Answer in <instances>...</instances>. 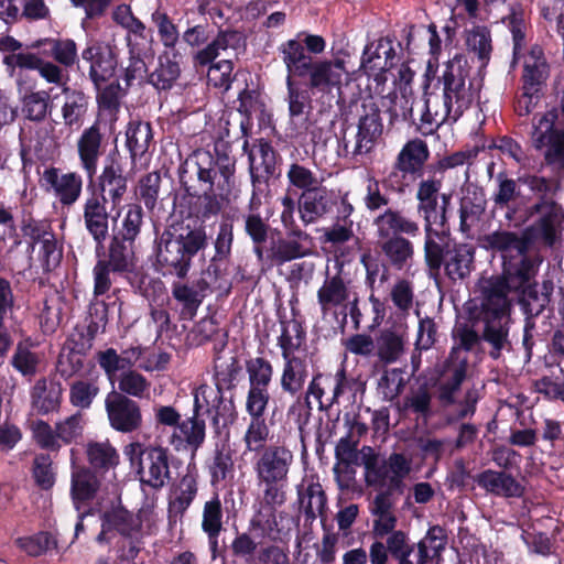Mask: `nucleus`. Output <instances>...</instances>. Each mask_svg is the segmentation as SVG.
<instances>
[{"label": "nucleus", "mask_w": 564, "mask_h": 564, "mask_svg": "<svg viewBox=\"0 0 564 564\" xmlns=\"http://www.w3.org/2000/svg\"><path fill=\"white\" fill-rule=\"evenodd\" d=\"M77 154L80 166L88 178H93L97 172L99 160L104 154V141L98 124L86 128L76 141Z\"/></svg>", "instance_id": "4468645a"}, {"label": "nucleus", "mask_w": 564, "mask_h": 564, "mask_svg": "<svg viewBox=\"0 0 564 564\" xmlns=\"http://www.w3.org/2000/svg\"><path fill=\"white\" fill-rule=\"evenodd\" d=\"M373 225L378 238L397 236L414 238L420 235V224L398 209L388 208L375 218Z\"/></svg>", "instance_id": "f3484780"}, {"label": "nucleus", "mask_w": 564, "mask_h": 564, "mask_svg": "<svg viewBox=\"0 0 564 564\" xmlns=\"http://www.w3.org/2000/svg\"><path fill=\"white\" fill-rule=\"evenodd\" d=\"M57 437L61 444H70L82 436L84 429V419L79 413L73 414L56 424Z\"/></svg>", "instance_id": "338daca9"}, {"label": "nucleus", "mask_w": 564, "mask_h": 564, "mask_svg": "<svg viewBox=\"0 0 564 564\" xmlns=\"http://www.w3.org/2000/svg\"><path fill=\"white\" fill-rule=\"evenodd\" d=\"M130 242L115 236L109 248V263L113 271H126L133 265V250Z\"/></svg>", "instance_id": "5fc2aeb1"}, {"label": "nucleus", "mask_w": 564, "mask_h": 564, "mask_svg": "<svg viewBox=\"0 0 564 564\" xmlns=\"http://www.w3.org/2000/svg\"><path fill=\"white\" fill-rule=\"evenodd\" d=\"M12 365L23 376H33L37 370L39 356L29 345L20 343L12 357Z\"/></svg>", "instance_id": "774afa93"}, {"label": "nucleus", "mask_w": 564, "mask_h": 564, "mask_svg": "<svg viewBox=\"0 0 564 564\" xmlns=\"http://www.w3.org/2000/svg\"><path fill=\"white\" fill-rule=\"evenodd\" d=\"M51 110V95L46 90L26 94L22 99V113L31 121H43Z\"/></svg>", "instance_id": "79ce46f5"}, {"label": "nucleus", "mask_w": 564, "mask_h": 564, "mask_svg": "<svg viewBox=\"0 0 564 564\" xmlns=\"http://www.w3.org/2000/svg\"><path fill=\"white\" fill-rule=\"evenodd\" d=\"M442 181L433 177L422 180L417 184L416 210L423 218L424 227H446L452 195L446 193L440 195Z\"/></svg>", "instance_id": "1a4fd4ad"}, {"label": "nucleus", "mask_w": 564, "mask_h": 564, "mask_svg": "<svg viewBox=\"0 0 564 564\" xmlns=\"http://www.w3.org/2000/svg\"><path fill=\"white\" fill-rule=\"evenodd\" d=\"M294 78H297L294 74L286 73L285 84L288 88V106L289 115L292 120L297 117H302L310 109V99L304 90H301L295 86Z\"/></svg>", "instance_id": "4d7b16f0"}, {"label": "nucleus", "mask_w": 564, "mask_h": 564, "mask_svg": "<svg viewBox=\"0 0 564 564\" xmlns=\"http://www.w3.org/2000/svg\"><path fill=\"white\" fill-rule=\"evenodd\" d=\"M307 378V365L304 358L284 359L281 376L283 391L295 394L300 392Z\"/></svg>", "instance_id": "4c0bfd02"}, {"label": "nucleus", "mask_w": 564, "mask_h": 564, "mask_svg": "<svg viewBox=\"0 0 564 564\" xmlns=\"http://www.w3.org/2000/svg\"><path fill=\"white\" fill-rule=\"evenodd\" d=\"M223 505L216 495L204 503L202 513V530L214 545L217 544V539L223 530Z\"/></svg>", "instance_id": "58836bf2"}, {"label": "nucleus", "mask_w": 564, "mask_h": 564, "mask_svg": "<svg viewBox=\"0 0 564 564\" xmlns=\"http://www.w3.org/2000/svg\"><path fill=\"white\" fill-rule=\"evenodd\" d=\"M381 239L384 240L381 245L384 256L397 269L404 268L413 258L414 247L408 238L397 236Z\"/></svg>", "instance_id": "e433bc0d"}, {"label": "nucleus", "mask_w": 564, "mask_h": 564, "mask_svg": "<svg viewBox=\"0 0 564 564\" xmlns=\"http://www.w3.org/2000/svg\"><path fill=\"white\" fill-rule=\"evenodd\" d=\"M484 247L499 252L502 258V275L491 278L482 284L481 314L485 324L482 338L492 346L491 357L498 358L500 350L508 345L511 301L510 291L522 290L523 295L543 307L552 292L551 282L543 283L541 294L534 286L524 289L536 275L542 263L540 256L527 254L531 240L525 230L520 236L508 230H495L482 238Z\"/></svg>", "instance_id": "f257e3e1"}, {"label": "nucleus", "mask_w": 564, "mask_h": 564, "mask_svg": "<svg viewBox=\"0 0 564 564\" xmlns=\"http://www.w3.org/2000/svg\"><path fill=\"white\" fill-rule=\"evenodd\" d=\"M286 73L306 79L307 87L322 94L340 93L350 80L345 56L316 58L305 52L299 40H288L279 46Z\"/></svg>", "instance_id": "7ed1b4c3"}, {"label": "nucleus", "mask_w": 564, "mask_h": 564, "mask_svg": "<svg viewBox=\"0 0 564 564\" xmlns=\"http://www.w3.org/2000/svg\"><path fill=\"white\" fill-rule=\"evenodd\" d=\"M159 517L153 507L143 506L137 513H132L121 505L112 507L101 516V531L96 541L100 544L109 543L117 535L139 544L147 535L158 532Z\"/></svg>", "instance_id": "20e7f679"}, {"label": "nucleus", "mask_w": 564, "mask_h": 564, "mask_svg": "<svg viewBox=\"0 0 564 564\" xmlns=\"http://www.w3.org/2000/svg\"><path fill=\"white\" fill-rule=\"evenodd\" d=\"M467 369V357L462 355L460 348H453L447 370L451 372V378L442 386L441 398L446 401H452L453 394L457 391L465 379Z\"/></svg>", "instance_id": "c9c22d12"}, {"label": "nucleus", "mask_w": 564, "mask_h": 564, "mask_svg": "<svg viewBox=\"0 0 564 564\" xmlns=\"http://www.w3.org/2000/svg\"><path fill=\"white\" fill-rule=\"evenodd\" d=\"M473 195V199L469 196H464L460 202L459 217L462 231H467L470 223L485 210L484 195L477 191H474Z\"/></svg>", "instance_id": "e2e57ef3"}, {"label": "nucleus", "mask_w": 564, "mask_h": 564, "mask_svg": "<svg viewBox=\"0 0 564 564\" xmlns=\"http://www.w3.org/2000/svg\"><path fill=\"white\" fill-rule=\"evenodd\" d=\"M105 408L112 429L122 433L138 430L142 424L139 404L117 391L108 393Z\"/></svg>", "instance_id": "f8f14e48"}, {"label": "nucleus", "mask_w": 564, "mask_h": 564, "mask_svg": "<svg viewBox=\"0 0 564 564\" xmlns=\"http://www.w3.org/2000/svg\"><path fill=\"white\" fill-rule=\"evenodd\" d=\"M42 180L63 205H72L80 196L83 180L75 172L62 174L52 167L43 172Z\"/></svg>", "instance_id": "6ab92c4d"}, {"label": "nucleus", "mask_w": 564, "mask_h": 564, "mask_svg": "<svg viewBox=\"0 0 564 564\" xmlns=\"http://www.w3.org/2000/svg\"><path fill=\"white\" fill-rule=\"evenodd\" d=\"M443 99L430 97L425 102L424 122L440 127L455 122L478 98L481 79L470 75V66L465 56L457 54L449 59L442 74Z\"/></svg>", "instance_id": "f03ea898"}, {"label": "nucleus", "mask_w": 564, "mask_h": 564, "mask_svg": "<svg viewBox=\"0 0 564 564\" xmlns=\"http://www.w3.org/2000/svg\"><path fill=\"white\" fill-rule=\"evenodd\" d=\"M394 52L390 42L379 40L369 43L364 51L360 68L377 83L386 80L384 73L392 66Z\"/></svg>", "instance_id": "dca6fc26"}, {"label": "nucleus", "mask_w": 564, "mask_h": 564, "mask_svg": "<svg viewBox=\"0 0 564 564\" xmlns=\"http://www.w3.org/2000/svg\"><path fill=\"white\" fill-rule=\"evenodd\" d=\"M116 218L118 219L116 236L133 243L143 225L142 207L137 203L127 204L117 212Z\"/></svg>", "instance_id": "c85d7f7f"}, {"label": "nucleus", "mask_w": 564, "mask_h": 564, "mask_svg": "<svg viewBox=\"0 0 564 564\" xmlns=\"http://www.w3.org/2000/svg\"><path fill=\"white\" fill-rule=\"evenodd\" d=\"M83 59L90 64L89 76L97 89L115 75L117 61L109 46L95 44L83 51Z\"/></svg>", "instance_id": "a211bd4d"}, {"label": "nucleus", "mask_w": 564, "mask_h": 564, "mask_svg": "<svg viewBox=\"0 0 564 564\" xmlns=\"http://www.w3.org/2000/svg\"><path fill=\"white\" fill-rule=\"evenodd\" d=\"M406 341L402 326L382 329L376 338V356L384 364H393L404 354Z\"/></svg>", "instance_id": "412c9836"}, {"label": "nucleus", "mask_w": 564, "mask_h": 564, "mask_svg": "<svg viewBox=\"0 0 564 564\" xmlns=\"http://www.w3.org/2000/svg\"><path fill=\"white\" fill-rule=\"evenodd\" d=\"M196 494V476L192 473H187L181 478L177 487L174 490L171 507L180 513L185 512L193 502V500L195 499Z\"/></svg>", "instance_id": "8fccbe9b"}, {"label": "nucleus", "mask_w": 564, "mask_h": 564, "mask_svg": "<svg viewBox=\"0 0 564 564\" xmlns=\"http://www.w3.org/2000/svg\"><path fill=\"white\" fill-rule=\"evenodd\" d=\"M99 186L102 192V196L99 197L105 198V203L110 200L112 209L119 207L128 188L121 169L113 164L106 166L99 176Z\"/></svg>", "instance_id": "cd10ccee"}, {"label": "nucleus", "mask_w": 564, "mask_h": 564, "mask_svg": "<svg viewBox=\"0 0 564 564\" xmlns=\"http://www.w3.org/2000/svg\"><path fill=\"white\" fill-rule=\"evenodd\" d=\"M300 510L308 520L322 517L326 509V495L318 482H311L299 490Z\"/></svg>", "instance_id": "72a5a7b5"}, {"label": "nucleus", "mask_w": 564, "mask_h": 564, "mask_svg": "<svg viewBox=\"0 0 564 564\" xmlns=\"http://www.w3.org/2000/svg\"><path fill=\"white\" fill-rule=\"evenodd\" d=\"M249 388L268 389L271 382L273 369L263 358H253L247 364Z\"/></svg>", "instance_id": "680f3d73"}, {"label": "nucleus", "mask_w": 564, "mask_h": 564, "mask_svg": "<svg viewBox=\"0 0 564 564\" xmlns=\"http://www.w3.org/2000/svg\"><path fill=\"white\" fill-rule=\"evenodd\" d=\"M100 391L98 377L90 380H76L70 384L69 401L80 409H88Z\"/></svg>", "instance_id": "49530a36"}, {"label": "nucleus", "mask_w": 564, "mask_h": 564, "mask_svg": "<svg viewBox=\"0 0 564 564\" xmlns=\"http://www.w3.org/2000/svg\"><path fill=\"white\" fill-rule=\"evenodd\" d=\"M383 106L387 107L391 119L402 117L406 119L413 111V97L412 93L404 86L400 91L388 94L383 99Z\"/></svg>", "instance_id": "864d4df0"}, {"label": "nucleus", "mask_w": 564, "mask_h": 564, "mask_svg": "<svg viewBox=\"0 0 564 564\" xmlns=\"http://www.w3.org/2000/svg\"><path fill=\"white\" fill-rule=\"evenodd\" d=\"M301 219L305 225L313 224L330 209L328 195L324 189L305 192L300 203Z\"/></svg>", "instance_id": "473e14b6"}, {"label": "nucleus", "mask_w": 564, "mask_h": 564, "mask_svg": "<svg viewBox=\"0 0 564 564\" xmlns=\"http://www.w3.org/2000/svg\"><path fill=\"white\" fill-rule=\"evenodd\" d=\"M180 76V66L175 61H171L167 55L160 57L159 67L150 75V83L156 89H169Z\"/></svg>", "instance_id": "6e6d98bb"}, {"label": "nucleus", "mask_w": 564, "mask_h": 564, "mask_svg": "<svg viewBox=\"0 0 564 564\" xmlns=\"http://www.w3.org/2000/svg\"><path fill=\"white\" fill-rule=\"evenodd\" d=\"M312 247L311 237L302 230H292L284 239L279 240L272 249L273 257L280 262L305 257Z\"/></svg>", "instance_id": "393cba45"}, {"label": "nucleus", "mask_w": 564, "mask_h": 564, "mask_svg": "<svg viewBox=\"0 0 564 564\" xmlns=\"http://www.w3.org/2000/svg\"><path fill=\"white\" fill-rule=\"evenodd\" d=\"M547 77V65L541 47L534 46L524 57L523 84L542 86Z\"/></svg>", "instance_id": "37998d69"}, {"label": "nucleus", "mask_w": 564, "mask_h": 564, "mask_svg": "<svg viewBox=\"0 0 564 564\" xmlns=\"http://www.w3.org/2000/svg\"><path fill=\"white\" fill-rule=\"evenodd\" d=\"M17 545L31 556H40L57 546L56 540L47 532L17 539Z\"/></svg>", "instance_id": "bf43d9fd"}, {"label": "nucleus", "mask_w": 564, "mask_h": 564, "mask_svg": "<svg viewBox=\"0 0 564 564\" xmlns=\"http://www.w3.org/2000/svg\"><path fill=\"white\" fill-rule=\"evenodd\" d=\"M527 219L533 223L525 228V236L531 242L540 241L553 247L562 239L564 232V208L551 198H541L525 209Z\"/></svg>", "instance_id": "423d86ee"}, {"label": "nucleus", "mask_w": 564, "mask_h": 564, "mask_svg": "<svg viewBox=\"0 0 564 564\" xmlns=\"http://www.w3.org/2000/svg\"><path fill=\"white\" fill-rule=\"evenodd\" d=\"M317 301L324 315L345 313L349 308L350 316L358 323L360 313L357 307V295L338 275L326 279L317 291Z\"/></svg>", "instance_id": "9b49d317"}, {"label": "nucleus", "mask_w": 564, "mask_h": 564, "mask_svg": "<svg viewBox=\"0 0 564 564\" xmlns=\"http://www.w3.org/2000/svg\"><path fill=\"white\" fill-rule=\"evenodd\" d=\"M207 467L213 487H218L226 480L234 478L235 463L230 448L227 446L217 447Z\"/></svg>", "instance_id": "f704fd0d"}, {"label": "nucleus", "mask_w": 564, "mask_h": 564, "mask_svg": "<svg viewBox=\"0 0 564 564\" xmlns=\"http://www.w3.org/2000/svg\"><path fill=\"white\" fill-rule=\"evenodd\" d=\"M242 46V36L238 32H224L208 44L204 50L199 51L196 59L199 64L205 65L214 61L220 55L229 58L236 55Z\"/></svg>", "instance_id": "a878e982"}, {"label": "nucleus", "mask_w": 564, "mask_h": 564, "mask_svg": "<svg viewBox=\"0 0 564 564\" xmlns=\"http://www.w3.org/2000/svg\"><path fill=\"white\" fill-rule=\"evenodd\" d=\"M404 386L402 371L399 369H387L381 375L378 381V393L386 401L395 399Z\"/></svg>", "instance_id": "052dcab7"}, {"label": "nucleus", "mask_w": 564, "mask_h": 564, "mask_svg": "<svg viewBox=\"0 0 564 564\" xmlns=\"http://www.w3.org/2000/svg\"><path fill=\"white\" fill-rule=\"evenodd\" d=\"M364 113L358 121L355 154H367L375 147L383 131V123L379 108L373 104H364Z\"/></svg>", "instance_id": "2eb2a0df"}, {"label": "nucleus", "mask_w": 564, "mask_h": 564, "mask_svg": "<svg viewBox=\"0 0 564 564\" xmlns=\"http://www.w3.org/2000/svg\"><path fill=\"white\" fill-rule=\"evenodd\" d=\"M444 262L446 273L451 279H464L471 270L474 248L466 243L457 245L446 252Z\"/></svg>", "instance_id": "2f4dec72"}, {"label": "nucleus", "mask_w": 564, "mask_h": 564, "mask_svg": "<svg viewBox=\"0 0 564 564\" xmlns=\"http://www.w3.org/2000/svg\"><path fill=\"white\" fill-rule=\"evenodd\" d=\"M72 454V486L70 494L75 503L93 499L96 495L99 482L88 468L75 465V452L70 449Z\"/></svg>", "instance_id": "c756f323"}, {"label": "nucleus", "mask_w": 564, "mask_h": 564, "mask_svg": "<svg viewBox=\"0 0 564 564\" xmlns=\"http://www.w3.org/2000/svg\"><path fill=\"white\" fill-rule=\"evenodd\" d=\"M477 484L497 496L520 497L522 495V486L510 475L501 471L485 470L476 478Z\"/></svg>", "instance_id": "bb28decb"}, {"label": "nucleus", "mask_w": 564, "mask_h": 564, "mask_svg": "<svg viewBox=\"0 0 564 564\" xmlns=\"http://www.w3.org/2000/svg\"><path fill=\"white\" fill-rule=\"evenodd\" d=\"M152 140L151 126L148 122L130 123L127 130V144L133 156L142 155Z\"/></svg>", "instance_id": "3c124183"}, {"label": "nucleus", "mask_w": 564, "mask_h": 564, "mask_svg": "<svg viewBox=\"0 0 564 564\" xmlns=\"http://www.w3.org/2000/svg\"><path fill=\"white\" fill-rule=\"evenodd\" d=\"M430 155L426 143L421 139L406 142L394 162V170L403 174H419Z\"/></svg>", "instance_id": "5701e85b"}, {"label": "nucleus", "mask_w": 564, "mask_h": 564, "mask_svg": "<svg viewBox=\"0 0 564 564\" xmlns=\"http://www.w3.org/2000/svg\"><path fill=\"white\" fill-rule=\"evenodd\" d=\"M303 343L304 337L296 322L283 325L282 333L279 337V346L282 350L283 360L301 358L300 350Z\"/></svg>", "instance_id": "09e8293b"}, {"label": "nucleus", "mask_w": 564, "mask_h": 564, "mask_svg": "<svg viewBox=\"0 0 564 564\" xmlns=\"http://www.w3.org/2000/svg\"><path fill=\"white\" fill-rule=\"evenodd\" d=\"M182 248L176 237L170 236L165 238L163 236L158 252L159 263L166 268L169 273L175 274L181 279L185 278L191 265Z\"/></svg>", "instance_id": "4be33fe9"}, {"label": "nucleus", "mask_w": 564, "mask_h": 564, "mask_svg": "<svg viewBox=\"0 0 564 564\" xmlns=\"http://www.w3.org/2000/svg\"><path fill=\"white\" fill-rule=\"evenodd\" d=\"M41 45H50L51 55L54 59L66 66H73L77 61V46L70 39H45L32 45V47H40Z\"/></svg>", "instance_id": "a18cd8bd"}, {"label": "nucleus", "mask_w": 564, "mask_h": 564, "mask_svg": "<svg viewBox=\"0 0 564 564\" xmlns=\"http://www.w3.org/2000/svg\"><path fill=\"white\" fill-rule=\"evenodd\" d=\"M32 405L41 413L54 411L61 399V389L54 386L48 387L45 379L37 380L31 391Z\"/></svg>", "instance_id": "ea45409f"}, {"label": "nucleus", "mask_w": 564, "mask_h": 564, "mask_svg": "<svg viewBox=\"0 0 564 564\" xmlns=\"http://www.w3.org/2000/svg\"><path fill=\"white\" fill-rule=\"evenodd\" d=\"M119 393L142 398L149 391L150 382L141 373L128 370L121 373L119 380Z\"/></svg>", "instance_id": "0e129e2a"}, {"label": "nucleus", "mask_w": 564, "mask_h": 564, "mask_svg": "<svg viewBox=\"0 0 564 564\" xmlns=\"http://www.w3.org/2000/svg\"><path fill=\"white\" fill-rule=\"evenodd\" d=\"M445 546L444 531L440 527L431 528L417 543L416 564H426L427 560L436 556Z\"/></svg>", "instance_id": "de8ad7c7"}, {"label": "nucleus", "mask_w": 564, "mask_h": 564, "mask_svg": "<svg viewBox=\"0 0 564 564\" xmlns=\"http://www.w3.org/2000/svg\"><path fill=\"white\" fill-rule=\"evenodd\" d=\"M270 430L264 419H251L246 430L243 442L249 452L260 453L265 448Z\"/></svg>", "instance_id": "13d9d810"}, {"label": "nucleus", "mask_w": 564, "mask_h": 564, "mask_svg": "<svg viewBox=\"0 0 564 564\" xmlns=\"http://www.w3.org/2000/svg\"><path fill=\"white\" fill-rule=\"evenodd\" d=\"M445 228H441L437 226L424 227L425 232V242H424V251L425 259L430 267L438 268L443 260V248L438 243L437 239L441 238V234H443Z\"/></svg>", "instance_id": "69168bd1"}, {"label": "nucleus", "mask_w": 564, "mask_h": 564, "mask_svg": "<svg viewBox=\"0 0 564 564\" xmlns=\"http://www.w3.org/2000/svg\"><path fill=\"white\" fill-rule=\"evenodd\" d=\"M466 45L474 53L481 66H486L492 51L491 35L487 28L476 26L466 33Z\"/></svg>", "instance_id": "c03bdc74"}, {"label": "nucleus", "mask_w": 564, "mask_h": 564, "mask_svg": "<svg viewBox=\"0 0 564 564\" xmlns=\"http://www.w3.org/2000/svg\"><path fill=\"white\" fill-rule=\"evenodd\" d=\"M84 221L94 240L102 245L109 236V214L105 198L94 194L84 203Z\"/></svg>", "instance_id": "aec40b11"}, {"label": "nucleus", "mask_w": 564, "mask_h": 564, "mask_svg": "<svg viewBox=\"0 0 564 564\" xmlns=\"http://www.w3.org/2000/svg\"><path fill=\"white\" fill-rule=\"evenodd\" d=\"M25 236L32 241V250L36 253L44 270L57 267L62 259V250L47 224H30L24 229Z\"/></svg>", "instance_id": "ddd939ff"}, {"label": "nucleus", "mask_w": 564, "mask_h": 564, "mask_svg": "<svg viewBox=\"0 0 564 564\" xmlns=\"http://www.w3.org/2000/svg\"><path fill=\"white\" fill-rule=\"evenodd\" d=\"M411 470V458L400 453H393L387 459L372 456L365 462L367 485L380 488L388 487L390 490H401L403 481Z\"/></svg>", "instance_id": "6e6552de"}, {"label": "nucleus", "mask_w": 564, "mask_h": 564, "mask_svg": "<svg viewBox=\"0 0 564 564\" xmlns=\"http://www.w3.org/2000/svg\"><path fill=\"white\" fill-rule=\"evenodd\" d=\"M86 454L94 468L109 469L119 464V454L108 441L88 443Z\"/></svg>", "instance_id": "a19ab883"}, {"label": "nucleus", "mask_w": 564, "mask_h": 564, "mask_svg": "<svg viewBox=\"0 0 564 564\" xmlns=\"http://www.w3.org/2000/svg\"><path fill=\"white\" fill-rule=\"evenodd\" d=\"M557 110L550 109L533 122L532 145L547 165L564 170V129L555 126Z\"/></svg>", "instance_id": "0eeeda50"}, {"label": "nucleus", "mask_w": 564, "mask_h": 564, "mask_svg": "<svg viewBox=\"0 0 564 564\" xmlns=\"http://www.w3.org/2000/svg\"><path fill=\"white\" fill-rule=\"evenodd\" d=\"M123 453L142 485L160 489L170 480L171 471L166 448L160 445L145 446L140 442H132L124 447Z\"/></svg>", "instance_id": "39448f33"}, {"label": "nucleus", "mask_w": 564, "mask_h": 564, "mask_svg": "<svg viewBox=\"0 0 564 564\" xmlns=\"http://www.w3.org/2000/svg\"><path fill=\"white\" fill-rule=\"evenodd\" d=\"M151 21L155 25L159 39L165 48H174L180 40V32L165 11L156 9L151 14Z\"/></svg>", "instance_id": "603ef678"}, {"label": "nucleus", "mask_w": 564, "mask_h": 564, "mask_svg": "<svg viewBox=\"0 0 564 564\" xmlns=\"http://www.w3.org/2000/svg\"><path fill=\"white\" fill-rule=\"evenodd\" d=\"M294 455L284 445H270L261 451L254 463L253 473L258 482H286Z\"/></svg>", "instance_id": "9d476101"}, {"label": "nucleus", "mask_w": 564, "mask_h": 564, "mask_svg": "<svg viewBox=\"0 0 564 564\" xmlns=\"http://www.w3.org/2000/svg\"><path fill=\"white\" fill-rule=\"evenodd\" d=\"M207 289L208 283L204 279L194 281L192 284L184 282L172 284V295L182 305V315L189 318L194 317L203 303Z\"/></svg>", "instance_id": "b1692460"}, {"label": "nucleus", "mask_w": 564, "mask_h": 564, "mask_svg": "<svg viewBox=\"0 0 564 564\" xmlns=\"http://www.w3.org/2000/svg\"><path fill=\"white\" fill-rule=\"evenodd\" d=\"M65 100L61 108L63 122L68 128L78 129L85 120L88 111V98L80 91L63 88Z\"/></svg>", "instance_id": "7c9ffc66"}]
</instances>
